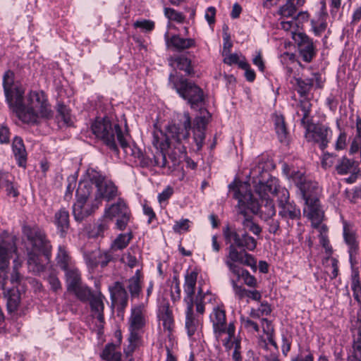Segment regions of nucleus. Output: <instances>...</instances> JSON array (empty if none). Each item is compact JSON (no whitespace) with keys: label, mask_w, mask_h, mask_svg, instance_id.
Returning <instances> with one entry per match:
<instances>
[{"label":"nucleus","mask_w":361,"mask_h":361,"mask_svg":"<svg viewBox=\"0 0 361 361\" xmlns=\"http://www.w3.org/2000/svg\"><path fill=\"white\" fill-rule=\"evenodd\" d=\"M203 115L197 116L194 121L192 127V142L190 141V130L192 129L191 118L188 112L178 114L173 123L169 124L166 133L161 130H154L152 133V143L154 150L152 151L153 161L146 159L147 166H156L159 168H166L168 160L166 157V151L171 145H182L178 149L180 152H183L185 145H191L194 151H200L205 139V129L209 121V112L204 110Z\"/></svg>","instance_id":"1"},{"label":"nucleus","mask_w":361,"mask_h":361,"mask_svg":"<svg viewBox=\"0 0 361 361\" xmlns=\"http://www.w3.org/2000/svg\"><path fill=\"white\" fill-rule=\"evenodd\" d=\"M14 73L8 70L3 76V87L9 109L23 123L37 125L52 116L51 106L43 91L30 90L25 96L23 87L14 85Z\"/></svg>","instance_id":"2"},{"label":"nucleus","mask_w":361,"mask_h":361,"mask_svg":"<svg viewBox=\"0 0 361 361\" xmlns=\"http://www.w3.org/2000/svg\"><path fill=\"white\" fill-rule=\"evenodd\" d=\"M250 174L252 176L255 191L259 195L260 200L257 201L253 197L247 183H236L235 181L228 185L229 190L234 192L233 197L238 200V206L242 207V205H245L252 213L259 214L262 219L274 216L276 215L275 205L273 200L269 197L268 193H271V192L265 190V185H268V182L271 179L276 178L272 177L260 165L252 169Z\"/></svg>","instance_id":"3"},{"label":"nucleus","mask_w":361,"mask_h":361,"mask_svg":"<svg viewBox=\"0 0 361 361\" xmlns=\"http://www.w3.org/2000/svg\"><path fill=\"white\" fill-rule=\"evenodd\" d=\"M223 233L226 243L230 244L225 259V264L229 271L233 274H238L239 266L237 263L255 269L257 261L247 251L255 250L257 240L248 233L243 232L240 234L228 226L224 229Z\"/></svg>","instance_id":"4"},{"label":"nucleus","mask_w":361,"mask_h":361,"mask_svg":"<svg viewBox=\"0 0 361 361\" xmlns=\"http://www.w3.org/2000/svg\"><path fill=\"white\" fill-rule=\"evenodd\" d=\"M92 133L109 148L118 153L117 142L123 151H130L127 130H123L118 123H113L108 117H97L91 125Z\"/></svg>","instance_id":"5"},{"label":"nucleus","mask_w":361,"mask_h":361,"mask_svg":"<svg viewBox=\"0 0 361 361\" xmlns=\"http://www.w3.org/2000/svg\"><path fill=\"white\" fill-rule=\"evenodd\" d=\"M265 190H268L277 197L279 215L286 221L288 227H292L294 221L300 220V207L293 201H290L288 190L279 185L278 179H271L268 185H265Z\"/></svg>","instance_id":"6"},{"label":"nucleus","mask_w":361,"mask_h":361,"mask_svg":"<svg viewBox=\"0 0 361 361\" xmlns=\"http://www.w3.org/2000/svg\"><path fill=\"white\" fill-rule=\"evenodd\" d=\"M147 317V311L143 303L135 305L131 308L130 316L128 318L130 334L127 354L132 353L140 343Z\"/></svg>","instance_id":"7"},{"label":"nucleus","mask_w":361,"mask_h":361,"mask_svg":"<svg viewBox=\"0 0 361 361\" xmlns=\"http://www.w3.org/2000/svg\"><path fill=\"white\" fill-rule=\"evenodd\" d=\"M169 82L173 83V87L182 98L187 100L191 108L202 106L204 98L203 91L199 86L182 77L175 80V76L172 73L169 75Z\"/></svg>","instance_id":"8"},{"label":"nucleus","mask_w":361,"mask_h":361,"mask_svg":"<svg viewBox=\"0 0 361 361\" xmlns=\"http://www.w3.org/2000/svg\"><path fill=\"white\" fill-rule=\"evenodd\" d=\"M197 278V273L195 271H191L185 276L184 283L185 296L183 300L186 305L195 304L197 312L202 314L204 312L205 300L207 299L209 301H211L212 296L208 292L204 293L202 288H200L195 297V300H193Z\"/></svg>","instance_id":"9"},{"label":"nucleus","mask_w":361,"mask_h":361,"mask_svg":"<svg viewBox=\"0 0 361 361\" xmlns=\"http://www.w3.org/2000/svg\"><path fill=\"white\" fill-rule=\"evenodd\" d=\"M23 232L32 245L30 250L42 253L49 262L51 257L52 246L50 241L47 238L45 233L38 227L31 228L30 226H24Z\"/></svg>","instance_id":"10"},{"label":"nucleus","mask_w":361,"mask_h":361,"mask_svg":"<svg viewBox=\"0 0 361 361\" xmlns=\"http://www.w3.org/2000/svg\"><path fill=\"white\" fill-rule=\"evenodd\" d=\"M104 214L111 221L116 218V226L118 230H124L130 218V212L123 200L119 199L116 203L112 204L105 209Z\"/></svg>","instance_id":"11"},{"label":"nucleus","mask_w":361,"mask_h":361,"mask_svg":"<svg viewBox=\"0 0 361 361\" xmlns=\"http://www.w3.org/2000/svg\"><path fill=\"white\" fill-rule=\"evenodd\" d=\"M305 137L308 142L317 143L319 147L324 150L329 142L331 130L324 125H315L312 128L311 125L305 128Z\"/></svg>","instance_id":"12"},{"label":"nucleus","mask_w":361,"mask_h":361,"mask_svg":"<svg viewBox=\"0 0 361 361\" xmlns=\"http://www.w3.org/2000/svg\"><path fill=\"white\" fill-rule=\"evenodd\" d=\"M16 250L13 237L4 232L0 236V270L4 271L8 267L12 254Z\"/></svg>","instance_id":"13"},{"label":"nucleus","mask_w":361,"mask_h":361,"mask_svg":"<svg viewBox=\"0 0 361 361\" xmlns=\"http://www.w3.org/2000/svg\"><path fill=\"white\" fill-rule=\"evenodd\" d=\"M293 39L298 45L299 53L304 61L310 63L316 54L312 39L305 33H294Z\"/></svg>","instance_id":"14"},{"label":"nucleus","mask_w":361,"mask_h":361,"mask_svg":"<svg viewBox=\"0 0 361 361\" xmlns=\"http://www.w3.org/2000/svg\"><path fill=\"white\" fill-rule=\"evenodd\" d=\"M343 235L344 241L348 246L350 261L352 263L359 252V240L353 226L348 224L346 221L343 223Z\"/></svg>","instance_id":"15"},{"label":"nucleus","mask_w":361,"mask_h":361,"mask_svg":"<svg viewBox=\"0 0 361 361\" xmlns=\"http://www.w3.org/2000/svg\"><path fill=\"white\" fill-rule=\"evenodd\" d=\"M85 259L87 265L90 269H94L99 264L102 267H104L113 259V255L110 250H94L85 253Z\"/></svg>","instance_id":"16"},{"label":"nucleus","mask_w":361,"mask_h":361,"mask_svg":"<svg viewBox=\"0 0 361 361\" xmlns=\"http://www.w3.org/2000/svg\"><path fill=\"white\" fill-rule=\"evenodd\" d=\"M165 37L167 47L173 51H182L195 46V41L192 38H183L179 35H173L169 37L168 33Z\"/></svg>","instance_id":"17"},{"label":"nucleus","mask_w":361,"mask_h":361,"mask_svg":"<svg viewBox=\"0 0 361 361\" xmlns=\"http://www.w3.org/2000/svg\"><path fill=\"white\" fill-rule=\"evenodd\" d=\"M96 188L97 193L95 195L94 202L98 204L102 199L109 201L116 196L117 188L110 180L105 179Z\"/></svg>","instance_id":"18"},{"label":"nucleus","mask_w":361,"mask_h":361,"mask_svg":"<svg viewBox=\"0 0 361 361\" xmlns=\"http://www.w3.org/2000/svg\"><path fill=\"white\" fill-rule=\"evenodd\" d=\"M112 304L118 306V309L123 311L128 305V295L124 286L119 282L115 283L110 288Z\"/></svg>","instance_id":"19"},{"label":"nucleus","mask_w":361,"mask_h":361,"mask_svg":"<svg viewBox=\"0 0 361 361\" xmlns=\"http://www.w3.org/2000/svg\"><path fill=\"white\" fill-rule=\"evenodd\" d=\"M242 207L238 205V212L243 216L241 224L243 232L250 231L256 235H259L262 232L261 227L253 221L252 216L247 212V207L245 205H242Z\"/></svg>","instance_id":"20"},{"label":"nucleus","mask_w":361,"mask_h":361,"mask_svg":"<svg viewBox=\"0 0 361 361\" xmlns=\"http://www.w3.org/2000/svg\"><path fill=\"white\" fill-rule=\"evenodd\" d=\"M98 204L92 202H76L73 206V214L77 221H82L89 216L98 207Z\"/></svg>","instance_id":"21"},{"label":"nucleus","mask_w":361,"mask_h":361,"mask_svg":"<svg viewBox=\"0 0 361 361\" xmlns=\"http://www.w3.org/2000/svg\"><path fill=\"white\" fill-rule=\"evenodd\" d=\"M104 299L105 297L101 293H97L91 295L89 300L91 311L100 323L104 322Z\"/></svg>","instance_id":"22"},{"label":"nucleus","mask_w":361,"mask_h":361,"mask_svg":"<svg viewBox=\"0 0 361 361\" xmlns=\"http://www.w3.org/2000/svg\"><path fill=\"white\" fill-rule=\"evenodd\" d=\"M307 208L304 209V214L311 220L312 224L322 223L324 218V212L320 207L319 200L305 202Z\"/></svg>","instance_id":"23"},{"label":"nucleus","mask_w":361,"mask_h":361,"mask_svg":"<svg viewBox=\"0 0 361 361\" xmlns=\"http://www.w3.org/2000/svg\"><path fill=\"white\" fill-rule=\"evenodd\" d=\"M302 198L305 202H312L319 200L320 189L317 182L309 180L300 189Z\"/></svg>","instance_id":"24"},{"label":"nucleus","mask_w":361,"mask_h":361,"mask_svg":"<svg viewBox=\"0 0 361 361\" xmlns=\"http://www.w3.org/2000/svg\"><path fill=\"white\" fill-rule=\"evenodd\" d=\"M195 304L186 305L185 311V329L189 337H192L197 331L200 323L197 317L194 314L193 307Z\"/></svg>","instance_id":"25"},{"label":"nucleus","mask_w":361,"mask_h":361,"mask_svg":"<svg viewBox=\"0 0 361 361\" xmlns=\"http://www.w3.org/2000/svg\"><path fill=\"white\" fill-rule=\"evenodd\" d=\"M294 80L297 85L296 90L302 97L306 96L310 91L314 85V80L317 82L318 87H321L319 84L320 80V75L319 73H314L313 78H312L302 80L300 78H294Z\"/></svg>","instance_id":"26"},{"label":"nucleus","mask_w":361,"mask_h":361,"mask_svg":"<svg viewBox=\"0 0 361 361\" xmlns=\"http://www.w3.org/2000/svg\"><path fill=\"white\" fill-rule=\"evenodd\" d=\"M12 149L18 166L25 167L27 153L21 137H14L12 143Z\"/></svg>","instance_id":"27"},{"label":"nucleus","mask_w":361,"mask_h":361,"mask_svg":"<svg viewBox=\"0 0 361 361\" xmlns=\"http://www.w3.org/2000/svg\"><path fill=\"white\" fill-rule=\"evenodd\" d=\"M210 319L213 323L215 332L222 333L226 331V314L224 310L219 307H214Z\"/></svg>","instance_id":"28"},{"label":"nucleus","mask_w":361,"mask_h":361,"mask_svg":"<svg viewBox=\"0 0 361 361\" xmlns=\"http://www.w3.org/2000/svg\"><path fill=\"white\" fill-rule=\"evenodd\" d=\"M358 167V163L346 157H343L338 160L335 166L336 171L338 175H346L351 171H355Z\"/></svg>","instance_id":"29"},{"label":"nucleus","mask_w":361,"mask_h":361,"mask_svg":"<svg viewBox=\"0 0 361 361\" xmlns=\"http://www.w3.org/2000/svg\"><path fill=\"white\" fill-rule=\"evenodd\" d=\"M27 266L30 271L35 274H39L45 270V265L41 262L39 253L34 250L27 251Z\"/></svg>","instance_id":"30"},{"label":"nucleus","mask_w":361,"mask_h":361,"mask_svg":"<svg viewBox=\"0 0 361 361\" xmlns=\"http://www.w3.org/2000/svg\"><path fill=\"white\" fill-rule=\"evenodd\" d=\"M312 104L310 101L304 99L301 100L298 105L296 114L301 117V124L304 128H307L311 125L310 111Z\"/></svg>","instance_id":"31"},{"label":"nucleus","mask_w":361,"mask_h":361,"mask_svg":"<svg viewBox=\"0 0 361 361\" xmlns=\"http://www.w3.org/2000/svg\"><path fill=\"white\" fill-rule=\"evenodd\" d=\"M351 289L355 300L360 306V310L357 312V320H361V282L360 280V273L357 270H353L352 272Z\"/></svg>","instance_id":"32"},{"label":"nucleus","mask_w":361,"mask_h":361,"mask_svg":"<svg viewBox=\"0 0 361 361\" xmlns=\"http://www.w3.org/2000/svg\"><path fill=\"white\" fill-rule=\"evenodd\" d=\"M305 0L286 1V3L279 8V14L284 18H294L297 9L304 5Z\"/></svg>","instance_id":"33"},{"label":"nucleus","mask_w":361,"mask_h":361,"mask_svg":"<svg viewBox=\"0 0 361 361\" xmlns=\"http://www.w3.org/2000/svg\"><path fill=\"white\" fill-rule=\"evenodd\" d=\"M65 271L66 282L68 290L81 283V274L74 265L68 268Z\"/></svg>","instance_id":"34"},{"label":"nucleus","mask_w":361,"mask_h":361,"mask_svg":"<svg viewBox=\"0 0 361 361\" xmlns=\"http://www.w3.org/2000/svg\"><path fill=\"white\" fill-rule=\"evenodd\" d=\"M4 295L7 300V309L8 312H12L17 310L20 301L19 290L17 288H13L5 292Z\"/></svg>","instance_id":"35"},{"label":"nucleus","mask_w":361,"mask_h":361,"mask_svg":"<svg viewBox=\"0 0 361 361\" xmlns=\"http://www.w3.org/2000/svg\"><path fill=\"white\" fill-rule=\"evenodd\" d=\"M56 261L57 266L62 270H66L73 266L71 257L64 246H59Z\"/></svg>","instance_id":"36"},{"label":"nucleus","mask_w":361,"mask_h":361,"mask_svg":"<svg viewBox=\"0 0 361 361\" xmlns=\"http://www.w3.org/2000/svg\"><path fill=\"white\" fill-rule=\"evenodd\" d=\"M92 186L87 182H80L76 190L77 201L80 202H92Z\"/></svg>","instance_id":"37"},{"label":"nucleus","mask_w":361,"mask_h":361,"mask_svg":"<svg viewBox=\"0 0 361 361\" xmlns=\"http://www.w3.org/2000/svg\"><path fill=\"white\" fill-rule=\"evenodd\" d=\"M127 283V288L130 293L131 298H138L142 291L140 270H137L135 275L130 278Z\"/></svg>","instance_id":"38"},{"label":"nucleus","mask_w":361,"mask_h":361,"mask_svg":"<svg viewBox=\"0 0 361 361\" xmlns=\"http://www.w3.org/2000/svg\"><path fill=\"white\" fill-rule=\"evenodd\" d=\"M159 319L162 322L165 330L171 332L174 327V320L172 311L169 305H164L159 314Z\"/></svg>","instance_id":"39"},{"label":"nucleus","mask_w":361,"mask_h":361,"mask_svg":"<svg viewBox=\"0 0 361 361\" xmlns=\"http://www.w3.org/2000/svg\"><path fill=\"white\" fill-rule=\"evenodd\" d=\"M55 223L60 232L63 234L69 228V214L65 209H61L55 214Z\"/></svg>","instance_id":"40"},{"label":"nucleus","mask_w":361,"mask_h":361,"mask_svg":"<svg viewBox=\"0 0 361 361\" xmlns=\"http://www.w3.org/2000/svg\"><path fill=\"white\" fill-rule=\"evenodd\" d=\"M100 356L106 361H121V353L116 350V345L114 343L106 344Z\"/></svg>","instance_id":"41"},{"label":"nucleus","mask_w":361,"mask_h":361,"mask_svg":"<svg viewBox=\"0 0 361 361\" xmlns=\"http://www.w3.org/2000/svg\"><path fill=\"white\" fill-rule=\"evenodd\" d=\"M360 324L358 327L357 338L354 340L352 354L348 356V361H361V320H357Z\"/></svg>","instance_id":"42"},{"label":"nucleus","mask_w":361,"mask_h":361,"mask_svg":"<svg viewBox=\"0 0 361 361\" xmlns=\"http://www.w3.org/2000/svg\"><path fill=\"white\" fill-rule=\"evenodd\" d=\"M111 220L104 215L102 219L98 220L92 231V235L93 237H102L104 233L109 229Z\"/></svg>","instance_id":"43"},{"label":"nucleus","mask_w":361,"mask_h":361,"mask_svg":"<svg viewBox=\"0 0 361 361\" xmlns=\"http://www.w3.org/2000/svg\"><path fill=\"white\" fill-rule=\"evenodd\" d=\"M275 128L277 133L278 137L281 142H285L287 141L288 131L285 125L284 118L283 116H276L275 121Z\"/></svg>","instance_id":"44"},{"label":"nucleus","mask_w":361,"mask_h":361,"mask_svg":"<svg viewBox=\"0 0 361 361\" xmlns=\"http://www.w3.org/2000/svg\"><path fill=\"white\" fill-rule=\"evenodd\" d=\"M126 155L133 156L135 158H137L140 160V163L142 167H150L151 166H147L145 163L146 159H149L153 161V156H152V152L149 154H143L142 152L135 147L130 145V151H124Z\"/></svg>","instance_id":"45"},{"label":"nucleus","mask_w":361,"mask_h":361,"mask_svg":"<svg viewBox=\"0 0 361 361\" xmlns=\"http://www.w3.org/2000/svg\"><path fill=\"white\" fill-rule=\"evenodd\" d=\"M58 119L62 121L67 126L73 125V121L71 109L63 104H59L57 106Z\"/></svg>","instance_id":"46"},{"label":"nucleus","mask_w":361,"mask_h":361,"mask_svg":"<svg viewBox=\"0 0 361 361\" xmlns=\"http://www.w3.org/2000/svg\"><path fill=\"white\" fill-rule=\"evenodd\" d=\"M132 238L133 235L131 232L119 234L114 240L111 249L116 250L124 249L128 246Z\"/></svg>","instance_id":"47"},{"label":"nucleus","mask_w":361,"mask_h":361,"mask_svg":"<svg viewBox=\"0 0 361 361\" xmlns=\"http://www.w3.org/2000/svg\"><path fill=\"white\" fill-rule=\"evenodd\" d=\"M69 291L73 292L81 301L89 300L91 295H94L88 287L82 286V283L76 286V288H71Z\"/></svg>","instance_id":"48"},{"label":"nucleus","mask_w":361,"mask_h":361,"mask_svg":"<svg viewBox=\"0 0 361 361\" xmlns=\"http://www.w3.org/2000/svg\"><path fill=\"white\" fill-rule=\"evenodd\" d=\"M238 276V278L241 277L244 281V283L250 286L255 288L257 286V280L255 277L250 274V272L246 269H242L239 267V274H234Z\"/></svg>","instance_id":"49"},{"label":"nucleus","mask_w":361,"mask_h":361,"mask_svg":"<svg viewBox=\"0 0 361 361\" xmlns=\"http://www.w3.org/2000/svg\"><path fill=\"white\" fill-rule=\"evenodd\" d=\"M177 68L179 70L184 71L188 75L192 73V68L191 67V61L186 57L179 56L176 59Z\"/></svg>","instance_id":"50"},{"label":"nucleus","mask_w":361,"mask_h":361,"mask_svg":"<svg viewBox=\"0 0 361 361\" xmlns=\"http://www.w3.org/2000/svg\"><path fill=\"white\" fill-rule=\"evenodd\" d=\"M290 178L292 179L293 183L299 190L305 183H306L309 180L307 179L304 172L295 170H293L291 172L290 175Z\"/></svg>","instance_id":"51"},{"label":"nucleus","mask_w":361,"mask_h":361,"mask_svg":"<svg viewBox=\"0 0 361 361\" xmlns=\"http://www.w3.org/2000/svg\"><path fill=\"white\" fill-rule=\"evenodd\" d=\"M311 25L314 35L317 36L321 35L326 27V23L322 17H319L317 20L312 19Z\"/></svg>","instance_id":"52"},{"label":"nucleus","mask_w":361,"mask_h":361,"mask_svg":"<svg viewBox=\"0 0 361 361\" xmlns=\"http://www.w3.org/2000/svg\"><path fill=\"white\" fill-rule=\"evenodd\" d=\"M164 15L169 20H174L178 23H183L185 20V16L182 13L178 12L175 9L171 8H164Z\"/></svg>","instance_id":"53"},{"label":"nucleus","mask_w":361,"mask_h":361,"mask_svg":"<svg viewBox=\"0 0 361 361\" xmlns=\"http://www.w3.org/2000/svg\"><path fill=\"white\" fill-rule=\"evenodd\" d=\"M264 221L268 226V231L270 233H273L274 235L279 234L280 231V223L278 219H274L273 216H269V218L262 219Z\"/></svg>","instance_id":"54"},{"label":"nucleus","mask_w":361,"mask_h":361,"mask_svg":"<svg viewBox=\"0 0 361 361\" xmlns=\"http://www.w3.org/2000/svg\"><path fill=\"white\" fill-rule=\"evenodd\" d=\"M87 176L90 182L95 185V187L105 180V178L99 172L93 169H87Z\"/></svg>","instance_id":"55"},{"label":"nucleus","mask_w":361,"mask_h":361,"mask_svg":"<svg viewBox=\"0 0 361 361\" xmlns=\"http://www.w3.org/2000/svg\"><path fill=\"white\" fill-rule=\"evenodd\" d=\"M240 323L241 326L249 331L258 332L259 331L258 324L247 317H242L240 318Z\"/></svg>","instance_id":"56"},{"label":"nucleus","mask_w":361,"mask_h":361,"mask_svg":"<svg viewBox=\"0 0 361 361\" xmlns=\"http://www.w3.org/2000/svg\"><path fill=\"white\" fill-rule=\"evenodd\" d=\"M133 26L150 32L154 28V23L150 20H137L134 23Z\"/></svg>","instance_id":"57"},{"label":"nucleus","mask_w":361,"mask_h":361,"mask_svg":"<svg viewBox=\"0 0 361 361\" xmlns=\"http://www.w3.org/2000/svg\"><path fill=\"white\" fill-rule=\"evenodd\" d=\"M68 185L66 186V192L64 195V198L66 200H69L71 199L73 192L76 186V180L73 176L68 178Z\"/></svg>","instance_id":"58"},{"label":"nucleus","mask_w":361,"mask_h":361,"mask_svg":"<svg viewBox=\"0 0 361 361\" xmlns=\"http://www.w3.org/2000/svg\"><path fill=\"white\" fill-rule=\"evenodd\" d=\"M47 281L50 285L51 289L54 292L57 293L62 289L61 283L54 274H51L48 276Z\"/></svg>","instance_id":"59"},{"label":"nucleus","mask_w":361,"mask_h":361,"mask_svg":"<svg viewBox=\"0 0 361 361\" xmlns=\"http://www.w3.org/2000/svg\"><path fill=\"white\" fill-rule=\"evenodd\" d=\"M181 290L180 288L179 281L177 279L174 280L173 284L171 286V297L173 302L180 300Z\"/></svg>","instance_id":"60"},{"label":"nucleus","mask_w":361,"mask_h":361,"mask_svg":"<svg viewBox=\"0 0 361 361\" xmlns=\"http://www.w3.org/2000/svg\"><path fill=\"white\" fill-rule=\"evenodd\" d=\"M325 261H326V262L330 263V266L331 268V274L330 276L331 279H336L338 274V261L336 258L331 257V255H328L325 258Z\"/></svg>","instance_id":"61"},{"label":"nucleus","mask_w":361,"mask_h":361,"mask_svg":"<svg viewBox=\"0 0 361 361\" xmlns=\"http://www.w3.org/2000/svg\"><path fill=\"white\" fill-rule=\"evenodd\" d=\"M180 163V157L176 152H172L169 155V161L167 164L168 169L172 171Z\"/></svg>","instance_id":"62"},{"label":"nucleus","mask_w":361,"mask_h":361,"mask_svg":"<svg viewBox=\"0 0 361 361\" xmlns=\"http://www.w3.org/2000/svg\"><path fill=\"white\" fill-rule=\"evenodd\" d=\"M336 155L326 152L323 155L322 166L324 169L330 168L334 164Z\"/></svg>","instance_id":"63"},{"label":"nucleus","mask_w":361,"mask_h":361,"mask_svg":"<svg viewBox=\"0 0 361 361\" xmlns=\"http://www.w3.org/2000/svg\"><path fill=\"white\" fill-rule=\"evenodd\" d=\"M189 220L187 219H182L180 221H176L173 228L176 233H181L188 231L189 228Z\"/></svg>","instance_id":"64"}]
</instances>
